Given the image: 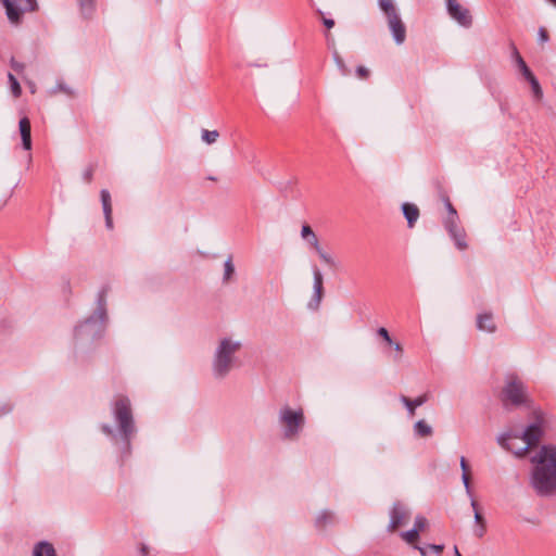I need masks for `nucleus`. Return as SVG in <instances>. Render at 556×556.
Here are the masks:
<instances>
[{
	"label": "nucleus",
	"instance_id": "1",
	"mask_svg": "<svg viewBox=\"0 0 556 556\" xmlns=\"http://www.w3.org/2000/svg\"><path fill=\"white\" fill-rule=\"evenodd\" d=\"M243 344L232 337H223L217 341L212 357V375L217 380L225 379L237 365V354Z\"/></svg>",
	"mask_w": 556,
	"mask_h": 556
},
{
	"label": "nucleus",
	"instance_id": "2",
	"mask_svg": "<svg viewBox=\"0 0 556 556\" xmlns=\"http://www.w3.org/2000/svg\"><path fill=\"white\" fill-rule=\"evenodd\" d=\"M542 434L541 422L536 421L530 425L521 435L510 432L501 435L498 443L516 456L521 457L530 447L534 446L540 441Z\"/></svg>",
	"mask_w": 556,
	"mask_h": 556
},
{
	"label": "nucleus",
	"instance_id": "3",
	"mask_svg": "<svg viewBox=\"0 0 556 556\" xmlns=\"http://www.w3.org/2000/svg\"><path fill=\"white\" fill-rule=\"evenodd\" d=\"M108 292V287H103L99 291L97 298V308L93 315L76 327L75 334L78 339L96 338L103 331L106 321Z\"/></svg>",
	"mask_w": 556,
	"mask_h": 556
},
{
	"label": "nucleus",
	"instance_id": "4",
	"mask_svg": "<svg viewBox=\"0 0 556 556\" xmlns=\"http://www.w3.org/2000/svg\"><path fill=\"white\" fill-rule=\"evenodd\" d=\"M278 424L285 439H298L305 426L303 408H293L289 405L282 406L278 412Z\"/></svg>",
	"mask_w": 556,
	"mask_h": 556
},
{
	"label": "nucleus",
	"instance_id": "5",
	"mask_svg": "<svg viewBox=\"0 0 556 556\" xmlns=\"http://www.w3.org/2000/svg\"><path fill=\"white\" fill-rule=\"evenodd\" d=\"M112 410L119 432L129 447L130 439L136 432L129 399L118 395L113 403Z\"/></svg>",
	"mask_w": 556,
	"mask_h": 556
},
{
	"label": "nucleus",
	"instance_id": "6",
	"mask_svg": "<svg viewBox=\"0 0 556 556\" xmlns=\"http://www.w3.org/2000/svg\"><path fill=\"white\" fill-rule=\"evenodd\" d=\"M378 5L386 16L389 30L396 45H402L406 39V26L401 18L399 9L393 0H378Z\"/></svg>",
	"mask_w": 556,
	"mask_h": 556
},
{
	"label": "nucleus",
	"instance_id": "7",
	"mask_svg": "<svg viewBox=\"0 0 556 556\" xmlns=\"http://www.w3.org/2000/svg\"><path fill=\"white\" fill-rule=\"evenodd\" d=\"M530 485L534 492L542 497L556 495V472L555 470H545L540 467H533L530 472Z\"/></svg>",
	"mask_w": 556,
	"mask_h": 556
},
{
	"label": "nucleus",
	"instance_id": "8",
	"mask_svg": "<svg viewBox=\"0 0 556 556\" xmlns=\"http://www.w3.org/2000/svg\"><path fill=\"white\" fill-rule=\"evenodd\" d=\"M502 396L505 405L519 406L528 402L527 389L520 378L515 374H508L506 376Z\"/></svg>",
	"mask_w": 556,
	"mask_h": 556
},
{
	"label": "nucleus",
	"instance_id": "9",
	"mask_svg": "<svg viewBox=\"0 0 556 556\" xmlns=\"http://www.w3.org/2000/svg\"><path fill=\"white\" fill-rule=\"evenodd\" d=\"M429 528L428 519L422 515H417L414 520V527L410 530L402 531L400 538L414 549L418 551L420 556H429L426 548L419 545V535Z\"/></svg>",
	"mask_w": 556,
	"mask_h": 556
},
{
	"label": "nucleus",
	"instance_id": "10",
	"mask_svg": "<svg viewBox=\"0 0 556 556\" xmlns=\"http://www.w3.org/2000/svg\"><path fill=\"white\" fill-rule=\"evenodd\" d=\"M533 467H540L547 471L556 472V446L552 444L542 445L530 458Z\"/></svg>",
	"mask_w": 556,
	"mask_h": 556
},
{
	"label": "nucleus",
	"instance_id": "11",
	"mask_svg": "<svg viewBox=\"0 0 556 556\" xmlns=\"http://www.w3.org/2000/svg\"><path fill=\"white\" fill-rule=\"evenodd\" d=\"M11 23H18L23 13L35 11L36 0H1Z\"/></svg>",
	"mask_w": 556,
	"mask_h": 556
},
{
	"label": "nucleus",
	"instance_id": "12",
	"mask_svg": "<svg viewBox=\"0 0 556 556\" xmlns=\"http://www.w3.org/2000/svg\"><path fill=\"white\" fill-rule=\"evenodd\" d=\"M390 521L388 525V531L394 532L400 527L405 526L408 520L410 519V510L409 508L401 503L396 502L393 504L392 508L390 509Z\"/></svg>",
	"mask_w": 556,
	"mask_h": 556
},
{
	"label": "nucleus",
	"instance_id": "13",
	"mask_svg": "<svg viewBox=\"0 0 556 556\" xmlns=\"http://www.w3.org/2000/svg\"><path fill=\"white\" fill-rule=\"evenodd\" d=\"M444 227L454 240L457 249L462 251L467 249L466 233L464 228L459 226L458 215L447 216L444 220Z\"/></svg>",
	"mask_w": 556,
	"mask_h": 556
},
{
	"label": "nucleus",
	"instance_id": "14",
	"mask_svg": "<svg viewBox=\"0 0 556 556\" xmlns=\"http://www.w3.org/2000/svg\"><path fill=\"white\" fill-rule=\"evenodd\" d=\"M448 14L463 26L471 24V16L467 9H464L457 0H446Z\"/></svg>",
	"mask_w": 556,
	"mask_h": 556
},
{
	"label": "nucleus",
	"instance_id": "15",
	"mask_svg": "<svg viewBox=\"0 0 556 556\" xmlns=\"http://www.w3.org/2000/svg\"><path fill=\"white\" fill-rule=\"evenodd\" d=\"M477 328L480 331L493 333L496 330V325L491 313H482L477 316Z\"/></svg>",
	"mask_w": 556,
	"mask_h": 556
},
{
	"label": "nucleus",
	"instance_id": "16",
	"mask_svg": "<svg viewBox=\"0 0 556 556\" xmlns=\"http://www.w3.org/2000/svg\"><path fill=\"white\" fill-rule=\"evenodd\" d=\"M101 202L103 207V213L105 216V225L109 229H112L113 227V220H112V204H111V194L108 190L103 189L101 190Z\"/></svg>",
	"mask_w": 556,
	"mask_h": 556
},
{
	"label": "nucleus",
	"instance_id": "17",
	"mask_svg": "<svg viewBox=\"0 0 556 556\" xmlns=\"http://www.w3.org/2000/svg\"><path fill=\"white\" fill-rule=\"evenodd\" d=\"M20 134L22 137L23 148L25 150L31 149V135H30V122L27 117H23L18 124Z\"/></svg>",
	"mask_w": 556,
	"mask_h": 556
},
{
	"label": "nucleus",
	"instance_id": "18",
	"mask_svg": "<svg viewBox=\"0 0 556 556\" xmlns=\"http://www.w3.org/2000/svg\"><path fill=\"white\" fill-rule=\"evenodd\" d=\"M31 556H58L53 545L47 541H40L34 545Z\"/></svg>",
	"mask_w": 556,
	"mask_h": 556
},
{
	"label": "nucleus",
	"instance_id": "19",
	"mask_svg": "<svg viewBox=\"0 0 556 556\" xmlns=\"http://www.w3.org/2000/svg\"><path fill=\"white\" fill-rule=\"evenodd\" d=\"M401 401L406 406L409 415L414 416L416 407L421 406L422 404H425L428 401V396H427V394H422V395H420V396H418V397H416L414 400H410V399H408L406 396H402Z\"/></svg>",
	"mask_w": 556,
	"mask_h": 556
},
{
	"label": "nucleus",
	"instance_id": "20",
	"mask_svg": "<svg viewBox=\"0 0 556 556\" xmlns=\"http://www.w3.org/2000/svg\"><path fill=\"white\" fill-rule=\"evenodd\" d=\"M301 237L314 250L320 245L316 233L313 231L309 225L305 224L302 226Z\"/></svg>",
	"mask_w": 556,
	"mask_h": 556
},
{
	"label": "nucleus",
	"instance_id": "21",
	"mask_svg": "<svg viewBox=\"0 0 556 556\" xmlns=\"http://www.w3.org/2000/svg\"><path fill=\"white\" fill-rule=\"evenodd\" d=\"M403 214L407 219L408 226L412 228L419 217V210L416 205L410 203L403 204Z\"/></svg>",
	"mask_w": 556,
	"mask_h": 556
},
{
	"label": "nucleus",
	"instance_id": "22",
	"mask_svg": "<svg viewBox=\"0 0 556 556\" xmlns=\"http://www.w3.org/2000/svg\"><path fill=\"white\" fill-rule=\"evenodd\" d=\"M336 516L332 511L324 510L319 513L315 519V523L318 528H325L328 525L334 523Z\"/></svg>",
	"mask_w": 556,
	"mask_h": 556
},
{
	"label": "nucleus",
	"instance_id": "23",
	"mask_svg": "<svg viewBox=\"0 0 556 556\" xmlns=\"http://www.w3.org/2000/svg\"><path fill=\"white\" fill-rule=\"evenodd\" d=\"M459 465H460V468L463 471L462 480H463L464 486L466 489V493L469 496H471L472 494H471V488H470L469 465L465 457H460Z\"/></svg>",
	"mask_w": 556,
	"mask_h": 556
},
{
	"label": "nucleus",
	"instance_id": "24",
	"mask_svg": "<svg viewBox=\"0 0 556 556\" xmlns=\"http://www.w3.org/2000/svg\"><path fill=\"white\" fill-rule=\"evenodd\" d=\"M471 507L475 510V520L479 525V528L476 530V535L481 538L485 532V522L482 515L478 511V503L473 498L471 500Z\"/></svg>",
	"mask_w": 556,
	"mask_h": 556
},
{
	"label": "nucleus",
	"instance_id": "25",
	"mask_svg": "<svg viewBox=\"0 0 556 556\" xmlns=\"http://www.w3.org/2000/svg\"><path fill=\"white\" fill-rule=\"evenodd\" d=\"M314 276V292L317 302L319 303L323 296V275L318 268L313 269Z\"/></svg>",
	"mask_w": 556,
	"mask_h": 556
},
{
	"label": "nucleus",
	"instance_id": "26",
	"mask_svg": "<svg viewBox=\"0 0 556 556\" xmlns=\"http://www.w3.org/2000/svg\"><path fill=\"white\" fill-rule=\"evenodd\" d=\"M236 269L232 262V256H228L227 260L224 263V276H223V282L228 283L232 280L235 276Z\"/></svg>",
	"mask_w": 556,
	"mask_h": 556
},
{
	"label": "nucleus",
	"instance_id": "27",
	"mask_svg": "<svg viewBox=\"0 0 556 556\" xmlns=\"http://www.w3.org/2000/svg\"><path fill=\"white\" fill-rule=\"evenodd\" d=\"M415 433L419 437H429L432 434V428L425 420H418L414 426Z\"/></svg>",
	"mask_w": 556,
	"mask_h": 556
},
{
	"label": "nucleus",
	"instance_id": "28",
	"mask_svg": "<svg viewBox=\"0 0 556 556\" xmlns=\"http://www.w3.org/2000/svg\"><path fill=\"white\" fill-rule=\"evenodd\" d=\"M80 11L85 16H90L96 8V0H77Z\"/></svg>",
	"mask_w": 556,
	"mask_h": 556
},
{
	"label": "nucleus",
	"instance_id": "29",
	"mask_svg": "<svg viewBox=\"0 0 556 556\" xmlns=\"http://www.w3.org/2000/svg\"><path fill=\"white\" fill-rule=\"evenodd\" d=\"M218 137H219V132L217 130L203 129L202 134H201L202 140L207 144H212V143L216 142Z\"/></svg>",
	"mask_w": 556,
	"mask_h": 556
},
{
	"label": "nucleus",
	"instance_id": "30",
	"mask_svg": "<svg viewBox=\"0 0 556 556\" xmlns=\"http://www.w3.org/2000/svg\"><path fill=\"white\" fill-rule=\"evenodd\" d=\"M315 252L318 254L319 258L327 265L334 267L336 261L334 258L327 253L320 245L315 249Z\"/></svg>",
	"mask_w": 556,
	"mask_h": 556
},
{
	"label": "nucleus",
	"instance_id": "31",
	"mask_svg": "<svg viewBox=\"0 0 556 556\" xmlns=\"http://www.w3.org/2000/svg\"><path fill=\"white\" fill-rule=\"evenodd\" d=\"M422 547L426 548L429 556H441L444 551L443 544H427L424 545Z\"/></svg>",
	"mask_w": 556,
	"mask_h": 556
},
{
	"label": "nucleus",
	"instance_id": "32",
	"mask_svg": "<svg viewBox=\"0 0 556 556\" xmlns=\"http://www.w3.org/2000/svg\"><path fill=\"white\" fill-rule=\"evenodd\" d=\"M528 81L530 83L531 85V88H532V92L534 94L535 98L538 99H541L542 96H543V92H542V88L540 86V83L539 80L535 78V76H531Z\"/></svg>",
	"mask_w": 556,
	"mask_h": 556
},
{
	"label": "nucleus",
	"instance_id": "33",
	"mask_svg": "<svg viewBox=\"0 0 556 556\" xmlns=\"http://www.w3.org/2000/svg\"><path fill=\"white\" fill-rule=\"evenodd\" d=\"M8 78L11 84L12 93L14 94V97H20L22 90H21V86H20L17 79L11 73H9Z\"/></svg>",
	"mask_w": 556,
	"mask_h": 556
},
{
	"label": "nucleus",
	"instance_id": "34",
	"mask_svg": "<svg viewBox=\"0 0 556 556\" xmlns=\"http://www.w3.org/2000/svg\"><path fill=\"white\" fill-rule=\"evenodd\" d=\"M517 67L519 68V71L521 72V74L523 75V77L527 80L531 76H534L533 73L530 71V68L528 67V65L526 64L525 60H519V62L517 63Z\"/></svg>",
	"mask_w": 556,
	"mask_h": 556
},
{
	"label": "nucleus",
	"instance_id": "35",
	"mask_svg": "<svg viewBox=\"0 0 556 556\" xmlns=\"http://www.w3.org/2000/svg\"><path fill=\"white\" fill-rule=\"evenodd\" d=\"M378 334L383 338V340L389 343V344H393V341L388 332V330L383 327L379 328L378 329Z\"/></svg>",
	"mask_w": 556,
	"mask_h": 556
},
{
	"label": "nucleus",
	"instance_id": "36",
	"mask_svg": "<svg viewBox=\"0 0 556 556\" xmlns=\"http://www.w3.org/2000/svg\"><path fill=\"white\" fill-rule=\"evenodd\" d=\"M511 56L516 64L519 62V60H523L514 43H511Z\"/></svg>",
	"mask_w": 556,
	"mask_h": 556
},
{
	"label": "nucleus",
	"instance_id": "37",
	"mask_svg": "<svg viewBox=\"0 0 556 556\" xmlns=\"http://www.w3.org/2000/svg\"><path fill=\"white\" fill-rule=\"evenodd\" d=\"M334 61H336L337 65L342 70V73L346 74V68L343 63V60L339 56V54L337 52H334Z\"/></svg>",
	"mask_w": 556,
	"mask_h": 556
},
{
	"label": "nucleus",
	"instance_id": "38",
	"mask_svg": "<svg viewBox=\"0 0 556 556\" xmlns=\"http://www.w3.org/2000/svg\"><path fill=\"white\" fill-rule=\"evenodd\" d=\"M539 40L544 43L548 40V34L544 28L539 29Z\"/></svg>",
	"mask_w": 556,
	"mask_h": 556
},
{
	"label": "nucleus",
	"instance_id": "39",
	"mask_svg": "<svg viewBox=\"0 0 556 556\" xmlns=\"http://www.w3.org/2000/svg\"><path fill=\"white\" fill-rule=\"evenodd\" d=\"M445 206H446L447 212H448L447 216H452L453 214L457 215L456 210L454 208V206L452 205V203L448 200H446Z\"/></svg>",
	"mask_w": 556,
	"mask_h": 556
},
{
	"label": "nucleus",
	"instance_id": "40",
	"mask_svg": "<svg viewBox=\"0 0 556 556\" xmlns=\"http://www.w3.org/2000/svg\"><path fill=\"white\" fill-rule=\"evenodd\" d=\"M138 556H148L149 555V547L146 544H140Z\"/></svg>",
	"mask_w": 556,
	"mask_h": 556
},
{
	"label": "nucleus",
	"instance_id": "41",
	"mask_svg": "<svg viewBox=\"0 0 556 556\" xmlns=\"http://www.w3.org/2000/svg\"><path fill=\"white\" fill-rule=\"evenodd\" d=\"M357 74H358V76H359L361 78H365V77H367V75H368V70H367V68H365L364 66H358V67H357Z\"/></svg>",
	"mask_w": 556,
	"mask_h": 556
},
{
	"label": "nucleus",
	"instance_id": "42",
	"mask_svg": "<svg viewBox=\"0 0 556 556\" xmlns=\"http://www.w3.org/2000/svg\"><path fill=\"white\" fill-rule=\"evenodd\" d=\"M323 23L328 29L334 26V21L332 18L323 17Z\"/></svg>",
	"mask_w": 556,
	"mask_h": 556
},
{
	"label": "nucleus",
	"instance_id": "43",
	"mask_svg": "<svg viewBox=\"0 0 556 556\" xmlns=\"http://www.w3.org/2000/svg\"><path fill=\"white\" fill-rule=\"evenodd\" d=\"M102 431L108 435H113V429L109 425H102Z\"/></svg>",
	"mask_w": 556,
	"mask_h": 556
},
{
	"label": "nucleus",
	"instance_id": "44",
	"mask_svg": "<svg viewBox=\"0 0 556 556\" xmlns=\"http://www.w3.org/2000/svg\"><path fill=\"white\" fill-rule=\"evenodd\" d=\"M9 412H11V406L10 405H2V406H0V416H3L5 414H8Z\"/></svg>",
	"mask_w": 556,
	"mask_h": 556
},
{
	"label": "nucleus",
	"instance_id": "45",
	"mask_svg": "<svg viewBox=\"0 0 556 556\" xmlns=\"http://www.w3.org/2000/svg\"><path fill=\"white\" fill-rule=\"evenodd\" d=\"M91 177H92V169H87L85 173H84V178L86 179V181H90L91 180Z\"/></svg>",
	"mask_w": 556,
	"mask_h": 556
},
{
	"label": "nucleus",
	"instance_id": "46",
	"mask_svg": "<svg viewBox=\"0 0 556 556\" xmlns=\"http://www.w3.org/2000/svg\"><path fill=\"white\" fill-rule=\"evenodd\" d=\"M12 67L15 70V71H21L23 68V65L15 62L14 60H12Z\"/></svg>",
	"mask_w": 556,
	"mask_h": 556
},
{
	"label": "nucleus",
	"instance_id": "47",
	"mask_svg": "<svg viewBox=\"0 0 556 556\" xmlns=\"http://www.w3.org/2000/svg\"><path fill=\"white\" fill-rule=\"evenodd\" d=\"M393 345H394V350H395L399 354H401V353H402V351H403V350H402L401 344H400V343H393Z\"/></svg>",
	"mask_w": 556,
	"mask_h": 556
},
{
	"label": "nucleus",
	"instance_id": "48",
	"mask_svg": "<svg viewBox=\"0 0 556 556\" xmlns=\"http://www.w3.org/2000/svg\"><path fill=\"white\" fill-rule=\"evenodd\" d=\"M454 556H462L459 549L457 548V546H454Z\"/></svg>",
	"mask_w": 556,
	"mask_h": 556
},
{
	"label": "nucleus",
	"instance_id": "49",
	"mask_svg": "<svg viewBox=\"0 0 556 556\" xmlns=\"http://www.w3.org/2000/svg\"><path fill=\"white\" fill-rule=\"evenodd\" d=\"M548 2H551L553 5L556 7V0H547Z\"/></svg>",
	"mask_w": 556,
	"mask_h": 556
}]
</instances>
